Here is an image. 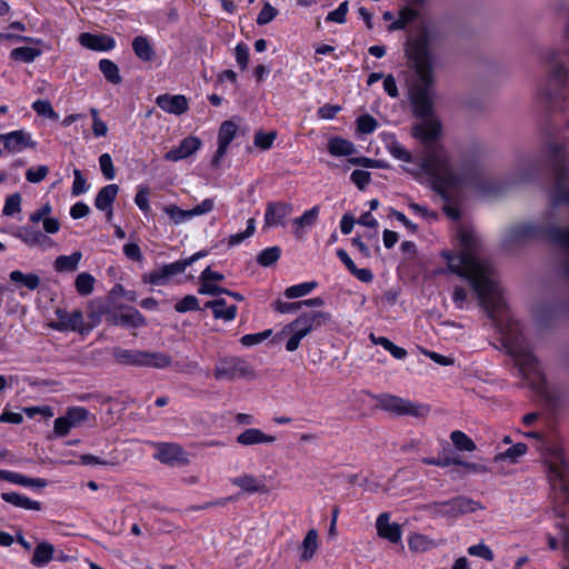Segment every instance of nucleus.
Returning <instances> with one entry per match:
<instances>
[{
    "label": "nucleus",
    "mask_w": 569,
    "mask_h": 569,
    "mask_svg": "<svg viewBox=\"0 0 569 569\" xmlns=\"http://www.w3.org/2000/svg\"><path fill=\"white\" fill-rule=\"evenodd\" d=\"M457 236L460 252L446 254L448 268L470 282L481 308L500 335L502 349L512 357L522 381L547 402L556 403L558 397L547 385L539 360L526 341L521 327L507 311L493 266L481 257L482 243L479 234L472 228L462 226Z\"/></svg>",
    "instance_id": "obj_1"
},
{
    "label": "nucleus",
    "mask_w": 569,
    "mask_h": 569,
    "mask_svg": "<svg viewBox=\"0 0 569 569\" xmlns=\"http://www.w3.org/2000/svg\"><path fill=\"white\" fill-rule=\"evenodd\" d=\"M436 39V30L423 26L418 30L415 37L408 39L406 42V54L412 63L419 81L412 89L411 100L416 114L425 119H428L432 110L429 92L435 82V57L431 46Z\"/></svg>",
    "instance_id": "obj_2"
},
{
    "label": "nucleus",
    "mask_w": 569,
    "mask_h": 569,
    "mask_svg": "<svg viewBox=\"0 0 569 569\" xmlns=\"http://www.w3.org/2000/svg\"><path fill=\"white\" fill-rule=\"evenodd\" d=\"M525 436L538 441V449L542 452L545 462L548 466L550 481L553 487L559 486L560 488L558 499L566 500L569 489V460L566 457L562 445L543 440L541 435L536 431L527 432Z\"/></svg>",
    "instance_id": "obj_3"
},
{
    "label": "nucleus",
    "mask_w": 569,
    "mask_h": 569,
    "mask_svg": "<svg viewBox=\"0 0 569 569\" xmlns=\"http://www.w3.org/2000/svg\"><path fill=\"white\" fill-rule=\"evenodd\" d=\"M422 170L432 179L438 192L459 186L461 174L451 164L448 153L440 146L429 147L421 163Z\"/></svg>",
    "instance_id": "obj_4"
},
{
    "label": "nucleus",
    "mask_w": 569,
    "mask_h": 569,
    "mask_svg": "<svg viewBox=\"0 0 569 569\" xmlns=\"http://www.w3.org/2000/svg\"><path fill=\"white\" fill-rule=\"evenodd\" d=\"M548 159L553 176L551 202L569 207V151L561 143H549Z\"/></svg>",
    "instance_id": "obj_5"
},
{
    "label": "nucleus",
    "mask_w": 569,
    "mask_h": 569,
    "mask_svg": "<svg viewBox=\"0 0 569 569\" xmlns=\"http://www.w3.org/2000/svg\"><path fill=\"white\" fill-rule=\"evenodd\" d=\"M258 375L254 368L243 358L237 356L222 357L216 363V379L254 380Z\"/></svg>",
    "instance_id": "obj_6"
},
{
    "label": "nucleus",
    "mask_w": 569,
    "mask_h": 569,
    "mask_svg": "<svg viewBox=\"0 0 569 569\" xmlns=\"http://www.w3.org/2000/svg\"><path fill=\"white\" fill-rule=\"evenodd\" d=\"M208 253L209 252L207 250H201L189 258L163 264L149 273H144L142 276V281L153 286H164L172 277L182 273L188 266H191L200 258L208 256Z\"/></svg>",
    "instance_id": "obj_7"
},
{
    "label": "nucleus",
    "mask_w": 569,
    "mask_h": 569,
    "mask_svg": "<svg viewBox=\"0 0 569 569\" xmlns=\"http://www.w3.org/2000/svg\"><path fill=\"white\" fill-rule=\"evenodd\" d=\"M428 511L436 516L457 518L459 516L482 510L485 507L466 496H458L450 500L437 501L428 505Z\"/></svg>",
    "instance_id": "obj_8"
},
{
    "label": "nucleus",
    "mask_w": 569,
    "mask_h": 569,
    "mask_svg": "<svg viewBox=\"0 0 569 569\" xmlns=\"http://www.w3.org/2000/svg\"><path fill=\"white\" fill-rule=\"evenodd\" d=\"M378 406L398 416H412L416 418L426 417L430 408L428 405L412 402L393 395L383 393L378 397Z\"/></svg>",
    "instance_id": "obj_9"
},
{
    "label": "nucleus",
    "mask_w": 569,
    "mask_h": 569,
    "mask_svg": "<svg viewBox=\"0 0 569 569\" xmlns=\"http://www.w3.org/2000/svg\"><path fill=\"white\" fill-rule=\"evenodd\" d=\"M119 305L110 296L97 297L88 302L87 316L91 327H97L102 321L111 326V320L116 316Z\"/></svg>",
    "instance_id": "obj_10"
},
{
    "label": "nucleus",
    "mask_w": 569,
    "mask_h": 569,
    "mask_svg": "<svg viewBox=\"0 0 569 569\" xmlns=\"http://www.w3.org/2000/svg\"><path fill=\"white\" fill-rule=\"evenodd\" d=\"M239 292L227 290L216 283V319L233 320L237 315V302L243 301Z\"/></svg>",
    "instance_id": "obj_11"
},
{
    "label": "nucleus",
    "mask_w": 569,
    "mask_h": 569,
    "mask_svg": "<svg viewBox=\"0 0 569 569\" xmlns=\"http://www.w3.org/2000/svg\"><path fill=\"white\" fill-rule=\"evenodd\" d=\"M147 325L146 317L136 308L127 305H119L111 326H120L127 329H138Z\"/></svg>",
    "instance_id": "obj_12"
},
{
    "label": "nucleus",
    "mask_w": 569,
    "mask_h": 569,
    "mask_svg": "<svg viewBox=\"0 0 569 569\" xmlns=\"http://www.w3.org/2000/svg\"><path fill=\"white\" fill-rule=\"evenodd\" d=\"M293 207L284 201H270L264 211L263 229L283 227L286 219L292 213Z\"/></svg>",
    "instance_id": "obj_13"
},
{
    "label": "nucleus",
    "mask_w": 569,
    "mask_h": 569,
    "mask_svg": "<svg viewBox=\"0 0 569 569\" xmlns=\"http://www.w3.org/2000/svg\"><path fill=\"white\" fill-rule=\"evenodd\" d=\"M56 317L58 321L52 322L50 327L54 330L66 332V331H78L82 332L83 326V313L81 310L76 309L71 313L64 309L57 308Z\"/></svg>",
    "instance_id": "obj_14"
},
{
    "label": "nucleus",
    "mask_w": 569,
    "mask_h": 569,
    "mask_svg": "<svg viewBox=\"0 0 569 569\" xmlns=\"http://www.w3.org/2000/svg\"><path fill=\"white\" fill-rule=\"evenodd\" d=\"M331 320L332 316L329 312L310 311L301 313L291 322L293 327H298L299 329H302L307 335H310L313 330L330 323Z\"/></svg>",
    "instance_id": "obj_15"
},
{
    "label": "nucleus",
    "mask_w": 569,
    "mask_h": 569,
    "mask_svg": "<svg viewBox=\"0 0 569 569\" xmlns=\"http://www.w3.org/2000/svg\"><path fill=\"white\" fill-rule=\"evenodd\" d=\"M156 104L167 113L181 116L189 109V102L183 94H159Z\"/></svg>",
    "instance_id": "obj_16"
},
{
    "label": "nucleus",
    "mask_w": 569,
    "mask_h": 569,
    "mask_svg": "<svg viewBox=\"0 0 569 569\" xmlns=\"http://www.w3.org/2000/svg\"><path fill=\"white\" fill-rule=\"evenodd\" d=\"M390 516L388 512H382L378 516L376 521L377 533L379 537L387 539L391 543L401 541L402 530L400 525L389 521Z\"/></svg>",
    "instance_id": "obj_17"
},
{
    "label": "nucleus",
    "mask_w": 569,
    "mask_h": 569,
    "mask_svg": "<svg viewBox=\"0 0 569 569\" xmlns=\"http://www.w3.org/2000/svg\"><path fill=\"white\" fill-rule=\"evenodd\" d=\"M37 142L32 140L31 134L24 130L8 132L4 149L10 153H19L28 148H36Z\"/></svg>",
    "instance_id": "obj_18"
},
{
    "label": "nucleus",
    "mask_w": 569,
    "mask_h": 569,
    "mask_svg": "<svg viewBox=\"0 0 569 569\" xmlns=\"http://www.w3.org/2000/svg\"><path fill=\"white\" fill-rule=\"evenodd\" d=\"M79 43L93 51H109L116 46V41L108 34H93L83 32L79 36Z\"/></svg>",
    "instance_id": "obj_19"
},
{
    "label": "nucleus",
    "mask_w": 569,
    "mask_h": 569,
    "mask_svg": "<svg viewBox=\"0 0 569 569\" xmlns=\"http://www.w3.org/2000/svg\"><path fill=\"white\" fill-rule=\"evenodd\" d=\"M237 443L244 447L256 445H271L276 441V437L264 433L258 428H248L240 432L236 438Z\"/></svg>",
    "instance_id": "obj_20"
},
{
    "label": "nucleus",
    "mask_w": 569,
    "mask_h": 569,
    "mask_svg": "<svg viewBox=\"0 0 569 569\" xmlns=\"http://www.w3.org/2000/svg\"><path fill=\"white\" fill-rule=\"evenodd\" d=\"M413 136L423 144L433 143L440 134V123L433 119H426L413 127Z\"/></svg>",
    "instance_id": "obj_21"
},
{
    "label": "nucleus",
    "mask_w": 569,
    "mask_h": 569,
    "mask_svg": "<svg viewBox=\"0 0 569 569\" xmlns=\"http://www.w3.org/2000/svg\"><path fill=\"white\" fill-rule=\"evenodd\" d=\"M201 146V141L197 137L184 138L177 148L171 149L166 153V159L169 161H179L194 153Z\"/></svg>",
    "instance_id": "obj_22"
},
{
    "label": "nucleus",
    "mask_w": 569,
    "mask_h": 569,
    "mask_svg": "<svg viewBox=\"0 0 569 569\" xmlns=\"http://www.w3.org/2000/svg\"><path fill=\"white\" fill-rule=\"evenodd\" d=\"M284 336H290L289 339L286 342V350L289 352L296 351L301 340L307 337L308 335L298 327H293L292 322L286 325L276 336L274 341H280Z\"/></svg>",
    "instance_id": "obj_23"
},
{
    "label": "nucleus",
    "mask_w": 569,
    "mask_h": 569,
    "mask_svg": "<svg viewBox=\"0 0 569 569\" xmlns=\"http://www.w3.org/2000/svg\"><path fill=\"white\" fill-rule=\"evenodd\" d=\"M114 361L122 366L142 367L143 350H130L120 347H114L111 350Z\"/></svg>",
    "instance_id": "obj_24"
},
{
    "label": "nucleus",
    "mask_w": 569,
    "mask_h": 569,
    "mask_svg": "<svg viewBox=\"0 0 569 569\" xmlns=\"http://www.w3.org/2000/svg\"><path fill=\"white\" fill-rule=\"evenodd\" d=\"M238 126L232 121H223L219 129V146L216 151V163L226 153L229 143L236 137Z\"/></svg>",
    "instance_id": "obj_25"
},
{
    "label": "nucleus",
    "mask_w": 569,
    "mask_h": 569,
    "mask_svg": "<svg viewBox=\"0 0 569 569\" xmlns=\"http://www.w3.org/2000/svg\"><path fill=\"white\" fill-rule=\"evenodd\" d=\"M319 207L315 206L311 209L303 212L302 216L293 219L292 228L297 239H302L305 229L311 228L318 220Z\"/></svg>",
    "instance_id": "obj_26"
},
{
    "label": "nucleus",
    "mask_w": 569,
    "mask_h": 569,
    "mask_svg": "<svg viewBox=\"0 0 569 569\" xmlns=\"http://www.w3.org/2000/svg\"><path fill=\"white\" fill-rule=\"evenodd\" d=\"M161 462L168 465L182 463L186 461L184 452L178 445L162 443L156 456Z\"/></svg>",
    "instance_id": "obj_27"
},
{
    "label": "nucleus",
    "mask_w": 569,
    "mask_h": 569,
    "mask_svg": "<svg viewBox=\"0 0 569 569\" xmlns=\"http://www.w3.org/2000/svg\"><path fill=\"white\" fill-rule=\"evenodd\" d=\"M1 499L14 507L26 509V510H36L40 511L42 509V505L39 501L32 500L29 497L21 495L19 492H2Z\"/></svg>",
    "instance_id": "obj_28"
},
{
    "label": "nucleus",
    "mask_w": 569,
    "mask_h": 569,
    "mask_svg": "<svg viewBox=\"0 0 569 569\" xmlns=\"http://www.w3.org/2000/svg\"><path fill=\"white\" fill-rule=\"evenodd\" d=\"M132 50L136 57L143 62H151L156 59V51L146 36H137L132 40Z\"/></svg>",
    "instance_id": "obj_29"
},
{
    "label": "nucleus",
    "mask_w": 569,
    "mask_h": 569,
    "mask_svg": "<svg viewBox=\"0 0 569 569\" xmlns=\"http://www.w3.org/2000/svg\"><path fill=\"white\" fill-rule=\"evenodd\" d=\"M0 479L9 481L11 483L24 486V487H38L43 488L47 486V480L42 478H29L21 473L12 472L9 470H0Z\"/></svg>",
    "instance_id": "obj_30"
},
{
    "label": "nucleus",
    "mask_w": 569,
    "mask_h": 569,
    "mask_svg": "<svg viewBox=\"0 0 569 569\" xmlns=\"http://www.w3.org/2000/svg\"><path fill=\"white\" fill-rule=\"evenodd\" d=\"M232 483L249 493H267L268 492V488L263 483V481H261L260 479H258L257 477H254L252 475H243V476L237 477V478L232 479Z\"/></svg>",
    "instance_id": "obj_31"
},
{
    "label": "nucleus",
    "mask_w": 569,
    "mask_h": 569,
    "mask_svg": "<svg viewBox=\"0 0 569 569\" xmlns=\"http://www.w3.org/2000/svg\"><path fill=\"white\" fill-rule=\"evenodd\" d=\"M119 192V186L111 183L102 187L94 199V207L98 210H106L112 207L117 194Z\"/></svg>",
    "instance_id": "obj_32"
},
{
    "label": "nucleus",
    "mask_w": 569,
    "mask_h": 569,
    "mask_svg": "<svg viewBox=\"0 0 569 569\" xmlns=\"http://www.w3.org/2000/svg\"><path fill=\"white\" fill-rule=\"evenodd\" d=\"M541 232L540 228L531 222H523L517 226H513L508 231V240L509 241H521L529 238H533Z\"/></svg>",
    "instance_id": "obj_33"
},
{
    "label": "nucleus",
    "mask_w": 569,
    "mask_h": 569,
    "mask_svg": "<svg viewBox=\"0 0 569 569\" xmlns=\"http://www.w3.org/2000/svg\"><path fill=\"white\" fill-rule=\"evenodd\" d=\"M53 551H54V548L50 542H47V541L40 542L33 551V556L31 558V563L34 567H39V568L47 566L53 557Z\"/></svg>",
    "instance_id": "obj_34"
},
{
    "label": "nucleus",
    "mask_w": 569,
    "mask_h": 569,
    "mask_svg": "<svg viewBox=\"0 0 569 569\" xmlns=\"http://www.w3.org/2000/svg\"><path fill=\"white\" fill-rule=\"evenodd\" d=\"M81 258V251H74L70 256H59L53 263L54 270L57 272H73L78 269Z\"/></svg>",
    "instance_id": "obj_35"
},
{
    "label": "nucleus",
    "mask_w": 569,
    "mask_h": 569,
    "mask_svg": "<svg viewBox=\"0 0 569 569\" xmlns=\"http://www.w3.org/2000/svg\"><path fill=\"white\" fill-rule=\"evenodd\" d=\"M256 230V220L250 218L247 222V229L242 232L231 234L228 239H222L219 242V247H223L226 250L240 244L242 241L253 234Z\"/></svg>",
    "instance_id": "obj_36"
},
{
    "label": "nucleus",
    "mask_w": 569,
    "mask_h": 569,
    "mask_svg": "<svg viewBox=\"0 0 569 569\" xmlns=\"http://www.w3.org/2000/svg\"><path fill=\"white\" fill-rule=\"evenodd\" d=\"M318 549V532L316 529H310L301 546H300V559L302 561L310 560Z\"/></svg>",
    "instance_id": "obj_37"
},
{
    "label": "nucleus",
    "mask_w": 569,
    "mask_h": 569,
    "mask_svg": "<svg viewBox=\"0 0 569 569\" xmlns=\"http://www.w3.org/2000/svg\"><path fill=\"white\" fill-rule=\"evenodd\" d=\"M328 151L336 157L351 156L356 152L355 144L346 139L336 137L328 142Z\"/></svg>",
    "instance_id": "obj_38"
},
{
    "label": "nucleus",
    "mask_w": 569,
    "mask_h": 569,
    "mask_svg": "<svg viewBox=\"0 0 569 569\" xmlns=\"http://www.w3.org/2000/svg\"><path fill=\"white\" fill-rule=\"evenodd\" d=\"M11 282L23 286L29 290H36L40 286V278L36 273H23L20 270H13L9 274Z\"/></svg>",
    "instance_id": "obj_39"
},
{
    "label": "nucleus",
    "mask_w": 569,
    "mask_h": 569,
    "mask_svg": "<svg viewBox=\"0 0 569 569\" xmlns=\"http://www.w3.org/2000/svg\"><path fill=\"white\" fill-rule=\"evenodd\" d=\"M40 233L41 231L37 227L27 224L16 228L12 236L29 247H36Z\"/></svg>",
    "instance_id": "obj_40"
},
{
    "label": "nucleus",
    "mask_w": 569,
    "mask_h": 569,
    "mask_svg": "<svg viewBox=\"0 0 569 569\" xmlns=\"http://www.w3.org/2000/svg\"><path fill=\"white\" fill-rule=\"evenodd\" d=\"M143 362L142 367L163 369L171 365L172 359L164 352L143 351Z\"/></svg>",
    "instance_id": "obj_41"
},
{
    "label": "nucleus",
    "mask_w": 569,
    "mask_h": 569,
    "mask_svg": "<svg viewBox=\"0 0 569 569\" xmlns=\"http://www.w3.org/2000/svg\"><path fill=\"white\" fill-rule=\"evenodd\" d=\"M527 449V445L518 442L515 446L510 447L509 449L496 455L493 460L496 462L508 461L510 463H517L519 459L526 455Z\"/></svg>",
    "instance_id": "obj_42"
},
{
    "label": "nucleus",
    "mask_w": 569,
    "mask_h": 569,
    "mask_svg": "<svg viewBox=\"0 0 569 569\" xmlns=\"http://www.w3.org/2000/svg\"><path fill=\"white\" fill-rule=\"evenodd\" d=\"M99 70L108 82L112 84L121 83L122 78L120 76L119 68L113 61L109 59H101L99 61Z\"/></svg>",
    "instance_id": "obj_43"
},
{
    "label": "nucleus",
    "mask_w": 569,
    "mask_h": 569,
    "mask_svg": "<svg viewBox=\"0 0 569 569\" xmlns=\"http://www.w3.org/2000/svg\"><path fill=\"white\" fill-rule=\"evenodd\" d=\"M42 54V51L33 47H18L11 50L10 58L16 61L24 63L33 62L38 57Z\"/></svg>",
    "instance_id": "obj_44"
},
{
    "label": "nucleus",
    "mask_w": 569,
    "mask_h": 569,
    "mask_svg": "<svg viewBox=\"0 0 569 569\" xmlns=\"http://www.w3.org/2000/svg\"><path fill=\"white\" fill-rule=\"evenodd\" d=\"M94 282L96 279L92 274H90L89 272H81L76 278L74 287L80 296L87 297L92 293Z\"/></svg>",
    "instance_id": "obj_45"
},
{
    "label": "nucleus",
    "mask_w": 569,
    "mask_h": 569,
    "mask_svg": "<svg viewBox=\"0 0 569 569\" xmlns=\"http://www.w3.org/2000/svg\"><path fill=\"white\" fill-rule=\"evenodd\" d=\"M317 287H318L317 281L301 282V283L288 287L284 290L283 295L288 299H296V298H300V297H305V296L309 295Z\"/></svg>",
    "instance_id": "obj_46"
},
{
    "label": "nucleus",
    "mask_w": 569,
    "mask_h": 569,
    "mask_svg": "<svg viewBox=\"0 0 569 569\" xmlns=\"http://www.w3.org/2000/svg\"><path fill=\"white\" fill-rule=\"evenodd\" d=\"M547 233L556 244L569 251V224L566 227H551Z\"/></svg>",
    "instance_id": "obj_47"
},
{
    "label": "nucleus",
    "mask_w": 569,
    "mask_h": 569,
    "mask_svg": "<svg viewBox=\"0 0 569 569\" xmlns=\"http://www.w3.org/2000/svg\"><path fill=\"white\" fill-rule=\"evenodd\" d=\"M450 439L458 450L471 452L475 451L477 448L473 440L462 431H452L450 435Z\"/></svg>",
    "instance_id": "obj_48"
},
{
    "label": "nucleus",
    "mask_w": 569,
    "mask_h": 569,
    "mask_svg": "<svg viewBox=\"0 0 569 569\" xmlns=\"http://www.w3.org/2000/svg\"><path fill=\"white\" fill-rule=\"evenodd\" d=\"M417 16L418 12L413 9L405 8L400 10L398 19L392 21V23L388 27V31L405 29L408 23H410L417 18Z\"/></svg>",
    "instance_id": "obj_49"
},
{
    "label": "nucleus",
    "mask_w": 569,
    "mask_h": 569,
    "mask_svg": "<svg viewBox=\"0 0 569 569\" xmlns=\"http://www.w3.org/2000/svg\"><path fill=\"white\" fill-rule=\"evenodd\" d=\"M281 249L278 246L263 249L257 257V262L262 267H270L279 260Z\"/></svg>",
    "instance_id": "obj_50"
},
{
    "label": "nucleus",
    "mask_w": 569,
    "mask_h": 569,
    "mask_svg": "<svg viewBox=\"0 0 569 569\" xmlns=\"http://www.w3.org/2000/svg\"><path fill=\"white\" fill-rule=\"evenodd\" d=\"M22 198L19 192H14L6 198L2 214L6 217H12L16 213L21 212Z\"/></svg>",
    "instance_id": "obj_51"
},
{
    "label": "nucleus",
    "mask_w": 569,
    "mask_h": 569,
    "mask_svg": "<svg viewBox=\"0 0 569 569\" xmlns=\"http://www.w3.org/2000/svg\"><path fill=\"white\" fill-rule=\"evenodd\" d=\"M409 548L415 551H426L433 547V542L421 533H413L408 541Z\"/></svg>",
    "instance_id": "obj_52"
},
{
    "label": "nucleus",
    "mask_w": 569,
    "mask_h": 569,
    "mask_svg": "<svg viewBox=\"0 0 569 569\" xmlns=\"http://www.w3.org/2000/svg\"><path fill=\"white\" fill-rule=\"evenodd\" d=\"M387 148L389 152L398 160L409 162L411 160V154L407 151L396 139L395 137H390V141L387 143Z\"/></svg>",
    "instance_id": "obj_53"
},
{
    "label": "nucleus",
    "mask_w": 569,
    "mask_h": 569,
    "mask_svg": "<svg viewBox=\"0 0 569 569\" xmlns=\"http://www.w3.org/2000/svg\"><path fill=\"white\" fill-rule=\"evenodd\" d=\"M201 286L198 290L201 295H213V269L207 266L201 273Z\"/></svg>",
    "instance_id": "obj_54"
},
{
    "label": "nucleus",
    "mask_w": 569,
    "mask_h": 569,
    "mask_svg": "<svg viewBox=\"0 0 569 569\" xmlns=\"http://www.w3.org/2000/svg\"><path fill=\"white\" fill-rule=\"evenodd\" d=\"M271 329H267L258 333H248L241 337L240 342L243 347H253L256 345L263 342L266 339L271 337Z\"/></svg>",
    "instance_id": "obj_55"
},
{
    "label": "nucleus",
    "mask_w": 569,
    "mask_h": 569,
    "mask_svg": "<svg viewBox=\"0 0 569 569\" xmlns=\"http://www.w3.org/2000/svg\"><path fill=\"white\" fill-rule=\"evenodd\" d=\"M32 109L42 117H47L51 120H57L59 118L58 113L53 110L50 101L48 100H37L32 103Z\"/></svg>",
    "instance_id": "obj_56"
},
{
    "label": "nucleus",
    "mask_w": 569,
    "mask_h": 569,
    "mask_svg": "<svg viewBox=\"0 0 569 569\" xmlns=\"http://www.w3.org/2000/svg\"><path fill=\"white\" fill-rule=\"evenodd\" d=\"M377 127H378L377 120L370 114H363L357 119V130L360 133H363V134L372 133Z\"/></svg>",
    "instance_id": "obj_57"
},
{
    "label": "nucleus",
    "mask_w": 569,
    "mask_h": 569,
    "mask_svg": "<svg viewBox=\"0 0 569 569\" xmlns=\"http://www.w3.org/2000/svg\"><path fill=\"white\" fill-rule=\"evenodd\" d=\"M199 309L198 298L193 295H188L178 301L174 306V310L179 313L193 311Z\"/></svg>",
    "instance_id": "obj_58"
},
{
    "label": "nucleus",
    "mask_w": 569,
    "mask_h": 569,
    "mask_svg": "<svg viewBox=\"0 0 569 569\" xmlns=\"http://www.w3.org/2000/svg\"><path fill=\"white\" fill-rule=\"evenodd\" d=\"M348 10H349V1L346 0V1L341 2L336 10L330 11L327 14L326 21L342 24L346 22V17H347Z\"/></svg>",
    "instance_id": "obj_59"
},
{
    "label": "nucleus",
    "mask_w": 569,
    "mask_h": 569,
    "mask_svg": "<svg viewBox=\"0 0 569 569\" xmlns=\"http://www.w3.org/2000/svg\"><path fill=\"white\" fill-rule=\"evenodd\" d=\"M164 212L174 223H181L191 218L190 210H182L176 204H170L164 208Z\"/></svg>",
    "instance_id": "obj_60"
},
{
    "label": "nucleus",
    "mask_w": 569,
    "mask_h": 569,
    "mask_svg": "<svg viewBox=\"0 0 569 569\" xmlns=\"http://www.w3.org/2000/svg\"><path fill=\"white\" fill-rule=\"evenodd\" d=\"M66 416L71 422L72 427L86 421L89 417V411L83 407H71L67 410Z\"/></svg>",
    "instance_id": "obj_61"
},
{
    "label": "nucleus",
    "mask_w": 569,
    "mask_h": 569,
    "mask_svg": "<svg viewBox=\"0 0 569 569\" xmlns=\"http://www.w3.org/2000/svg\"><path fill=\"white\" fill-rule=\"evenodd\" d=\"M99 164L106 179L112 180L116 177V169L109 153H103L99 157Z\"/></svg>",
    "instance_id": "obj_62"
},
{
    "label": "nucleus",
    "mask_w": 569,
    "mask_h": 569,
    "mask_svg": "<svg viewBox=\"0 0 569 569\" xmlns=\"http://www.w3.org/2000/svg\"><path fill=\"white\" fill-rule=\"evenodd\" d=\"M49 173L47 166H39L37 168H30L26 172V179L31 183L41 182Z\"/></svg>",
    "instance_id": "obj_63"
},
{
    "label": "nucleus",
    "mask_w": 569,
    "mask_h": 569,
    "mask_svg": "<svg viewBox=\"0 0 569 569\" xmlns=\"http://www.w3.org/2000/svg\"><path fill=\"white\" fill-rule=\"evenodd\" d=\"M557 527L560 530V536L566 552V560L568 562L562 569H569V526L565 521H562L558 522Z\"/></svg>",
    "instance_id": "obj_64"
}]
</instances>
